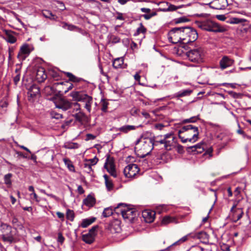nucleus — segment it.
I'll return each instance as SVG.
<instances>
[{"label":"nucleus","mask_w":251,"mask_h":251,"mask_svg":"<svg viewBox=\"0 0 251 251\" xmlns=\"http://www.w3.org/2000/svg\"><path fill=\"white\" fill-rule=\"evenodd\" d=\"M200 120L199 115L193 116L189 119H186L182 121V124L194 123Z\"/></svg>","instance_id":"nucleus-39"},{"label":"nucleus","mask_w":251,"mask_h":251,"mask_svg":"<svg viewBox=\"0 0 251 251\" xmlns=\"http://www.w3.org/2000/svg\"><path fill=\"white\" fill-rule=\"evenodd\" d=\"M244 215L243 208H238L233 209V208H231L229 216L231 218V220L233 223H236L238 220L241 219Z\"/></svg>","instance_id":"nucleus-10"},{"label":"nucleus","mask_w":251,"mask_h":251,"mask_svg":"<svg viewBox=\"0 0 251 251\" xmlns=\"http://www.w3.org/2000/svg\"><path fill=\"white\" fill-rule=\"evenodd\" d=\"M40 90L39 87L36 85H32L30 86L28 91V95L30 98H33L37 95L39 94Z\"/></svg>","instance_id":"nucleus-19"},{"label":"nucleus","mask_w":251,"mask_h":251,"mask_svg":"<svg viewBox=\"0 0 251 251\" xmlns=\"http://www.w3.org/2000/svg\"><path fill=\"white\" fill-rule=\"evenodd\" d=\"M41 191L43 193L45 194V195H47L48 196H49V197H50L51 198L54 199L56 201H58V200H59V198L57 197H56V196H55V195H53L52 194H47L45 190H41Z\"/></svg>","instance_id":"nucleus-58"},{"label":"nucleus","mask_w":251,"mask_h":251,"mask_svg":"<svg viewBox=\"0 0 251 251\" xmlns=\"http://www.w3.org/2000/svg\"><path fill=\"white\" fill-rule=\"evenodd\" d=\"M108 102L105 100H102L100 101V105H101V110L104 112H106L107 111V107L108 105Z\"/></svg>","instance_id":"nucleus-46"},{"label":"nucleus","mask_w":251,"mask_h":251,"mask_svg":"<svg viewBox=\"0 0 251 251\" xmlns=\"http://www.w3.org/2000/svg\"><path fill=\"white\" fill-rule=\"evenodd\" d=\"M188 235H186L180 238L177 241L175 242L173 245H179L187 240Z\"/></svg>","instance_id":"nucleus-51"},{"label":"nucleus","mask_w":251,"mask_h":251,"mask_svg":"<svg viewBox=\"0 0 251 251\" xmlns=\"http://www.w3.org/2000/svg\"><path fill=\"white\" fill-rule=\"evenodd\" d=\"M63 161L70 171H75V167L73 164L72 161L69 159L67 158H63Z\"/></svg>","instance_id":"nucleus-33"},{"label":"nucleus","mask_w":251,"mask_h":251,"mask_svg":"<svg viewBox=\"0 0 251 251\" xmlns=\"http://www.w3.org/2000/svg\"><path fill=\"white\" fill-rule=\"evenodd\" d=\"M113 211L111 207L105 208L102 212V216L105 218L108 217L113 214Z\"/></svg>","instance_id":"nucleus-36"},{"label":"nucleus","mask_w":251,"mask_h":251,"mask_svg":"<svg viewBox=\"0 0 251 251\" xmlns=\"http://www.w3.org/2000/svg\"><path fill=\"white\" fill-rule=\"evenodd\" d=\"M120 209V212L124 220L127 223L133 222L136 217L138 211L131 206L127 205L123 203H119L114 208V211Z\"/></svg>","instance_id":"nucleus-5"},{"label":"nucleus","mask_w":251,"mask_h":251,"mask_svg":"<svg viewBox=\"0 0 251 251\" xmlns=\"http://www.w3.org/2000/svg\"><path fill=\"white\" fill-rule=\"evenodd\" d=\"M147 31V29L143 25L142 23L140 24V26L137 28L136 32L134 34V36H136L139 35L140 33H145Z\"/></svg>","instance_id":"nucleus-37"},{"label":"nucleus","mask_w":251,"mask_h":251,"mask_svg":"<svg viewBox=\"0 0 251 251\" xmlns=\"http://www.w3.org/2000/svg\"><path fill=\"white\" fill-rule=\"evenodd\" d=\"M189 20L184 17H180L176 20L175 23L176 24L185 23L188 21Z\"/></svg>","instance_id":"nucleus-53"},{"label":"nucleus","mask_w":251,"mask_h":251,"mask_svg":"<svg viewBox=\"0 0 251 251\" xmlns=\"http://www.w3.org/2000/svg\"><path fill=\"white\" fill-rule=\"evenodd\" d=\"M65 74L66 76L68 77L69 81L73 82L75 86H77V84H80L84 81V80L83 78L77 77L71 73L65 72Z\"/></svg>","instance_id":"nucleus-15"},{"label":"nucleus","mask_w":251,"mask_h":251,"mask_svg":"<svg viewBox=\"0 0 251 251\" xmlns=\"http://www.w3.org/2000/svg\"><path fill=\"white\" fill-rule=\"evenodd\" d=\"M120 39L119 37L112 35L110 37V41L112 43L116 44L120 42Z\"/></svg>","instance_id":"nucleus-50"},{"label":"nucleus","mask_w":251,"mask_h":251,"mask_svg":"<svg viewBox=\"0 0 251 251\" xmlns=\"http://www.w3.org/2000/svg\"><path fill=\"white\" fill-rule=\"evenodd\" d=\"M51 116L52 118L56 119H60L62 118L63 116L61 114L58 113L57 112L53 111L51 113Z\"/></svg>","instance_id":"nucleus-49"},{"label":"nucleus","mask_w":251,"mask_h":251,"mask_svg":"<svg viewBox=\"0 0 251 251\" xmlns=\"http://www.w3.org/2000/svg\"><path fill=\"white\" fill-rule=\"evenodd\" d=\"M124 64V60L123 58H117L113 62V66L116 69L120 68Z\"/></svg>","instance_id":"nucleus-32"},{"label":"nucleus","mask_w":251,"mask_h":251,"mask_svg":"<svg viewBox=\"0 0 251 251\" xmlns=\"http://www.w3.org/2000/svg\"><path fill=\"white\" fill-rule=\"evenodd\" d=\"M70 96L73 98L74 100L82 102L90 97L84 91L76 90L71 92Z\"/></svg>","instance_id":"nucleus-8"},{"label":"nucleus","mask_w":251,"mask_h":251,"mask_svg":"<svg viewBox=\"0 0 251 251\" xmlns=\"http://www.w3.org/2000/svg\"><path fill=\"white\" fill-rule=\"evenodd\" d=\"M36 77L37 80L40 82L44 81L47 78V75L45 74L43 68H40L37 70Z\"/></svg>","instance_id":"nucleus-18"},{"label":"nucleus","mask_w":251,"mask_h":251,"mask_svg":"<svg viewBox=\"0 0 251 251\" xmlns=\"http://www.w3.org/2000/svg\"><path fill=\"white\" fill-rule=\"evenodd\" d=\"M192 91L189 89L183 90L182 91H179L175 94L176 97L180 98L183 97L187 96H189Z\"/></svg>","instance_id":"nucleus-28"},{"label":"nucleus","mask_w":251,"mask_h":251,"mask_svg":"<svg viewBox=\"0 0 251 251\" xmlns=\"http://www.w3.org/2000/svg\"><path fill=\"white\" fill-rule=\"evenodd\" d=\"M96 138V136L94 135L93 134L88 133L86 134V138L85 140L88 141L90 140H94Z\"/></svg>","instance_id":"nucleus-63"},{"label":"nucleus","mask_w":251,"mask_h":251,"mask_svg":"<svg viewBox=\"0 0 251 251\" xmlns=\"http://www.w3.org/2000/svg\"><path fill=\"white\" fill-rule=\"evenodd\" d=\"M55 107L61 109L63 111H66L72 108V102L64 98H60L54 101Z\"/></svg>","instance_id":"nucleus-9"},{"label":"nucleus","mask_w":251,"mask_h":251,"mask_svg":"<svg viewBox=\"0 0 251 251\" xmlns=\"http://www.w3.org/2000/svg\"><path fill=\"white\" fill-rule=\"evenodd\" d=\"M141 11L143 12V13H145V14H149L150 13H151V9H150V8H141L140 9Z\"/></svg>","instance_id":"nucleus-64"},{"label":"nucleus","mask_w":251,"mask_h":251,"mask_svg":"<svg viewBox=\"0 0 251 251\" xmlns=\"http://www.w3.org/2000/svg\"><path fill=\"white\" fill-rule=\"evenodd\" d=\"M155 213L153 211L145 210L142 212V216L147 223H151L155 218Z\"/></svg>","instance_id":"nucleus-13"},{"label":"nucleus","mask_w":251,"mask_h":251,"mask_svg":"<svg viewBox=\"0 0 251 251\" xmlns=\"http://www.w3.org/2000/svg\"><path fill=\"white\" fill-rule=\"evenodd\" d=\"M213 149L209 148L203 154V156L208 155V158H210L212 156Z\"/></svg>","instance_id":"nucleus-54"},{"label":"nucleus","mask_w":251,"mask_h":251,"mask_svg":"<svg viewBox=\"0 0 251 251\" xmlns=\"http://www.w3.org/2000/svg\"><path fill=\"white\" fill-rule=\"evenodd\" d=\"M96 220L95 218H92L91 219H86L83 220L81 224V226L85 228L87 227L88 226L92 224Z\"/></svg>","instance_id":"nucleus-34"},{"label":"nucleus","mask_w":251,"mask_h":251,"mask_svg":"<svg viewBox=\"0 0 251 251\" xmlns=\"http://www.w3.org/2000/svg\"><path fill=\"white\" fill-rule=\"evenodd\" d=\"M84 167L87 169L86 171L88 173H90L91 171H92V166L85 161L84 163Z\"/></svg>","instance_id":"nucleus-56"},{"label":"nucleus","mask_w":251,"mask_h":251,"mask_svg":"<svg viewBox=\"0 0 251 251\" xmlns=\"http://www.w3.org/2000/svg\"><path fill=\"white\" fill-rule=\"evenodd\" d=\"M139 172V169L137 165L130 164L127 165L124 170V174L126 177L132 178Z\"/></svg>","instance_id":"nucleus-7"},{"label":"nucleus","mask_w":251,"mask_h":251,"mask_svg":"<svg viewBox=\"0 0 251 251\" xmlns=\"http://www.w3.org/2000/svg\"><path fill=\"white\" fill-rule=\"evenodd\" d=\"M117 16L116 17L117 20H120L122 21L125 20V18L123 17V14L119 12H116Z\"/></svg>","instance_id":"nucleus-62"},{"label":"nucleus","mask_w":251,"mask_h":251,"mask_svg":"<svg viewBox=\"0 0 251 251\" xmlns=\"http://www.w3.org/2000/svg\"><path fill=\"white\" fill-rule=\"evenodd\" d=\"M108 230L112 234L120 232L121 231L120 222L118 220L113 221L109 225Z\"/></svg>","instance_id":"nucleus-14"},{"label":"nucleus","mask_w":251,"mask_h":251,"mask_svg":"<svg viewBox=\"0 0 251 251\" xmlns=\"http://www.w3.org/2000/svg\"><path fill=\"white\" fill-rule=\"evenodd\" d=\"M98 161L99 159L96 156H95L94 158L92 159H86L85 160V162L90 164L92 166L96 165L98 162Z\"/></svg>","instance_id":"nucleus-48"},{"label":"nucleus","mask_w":251,"mask_h":251,"mask_svg":"<svg viewBox=\"0 0 251 251\" xmlns=\"http://www.w3.org/2000/svg\"><path fill=\"white\" fill-rule=\"evenodd\" d=\"M175 138L168 140H160V144L164 145L165 149L167 151H170L174 146Z\"/></svg>","instance_id":"nucleus-21"},{"label":"nucleus","mask_w":251,"mask_h":251,"mask_svg":"<svg viewBox=\"0 0 251 251\" xmlns=\"http://www.w3.org/2000/svg\"><path fill=\"white\" fill-rule=\"evenodd\" d=\"M12 175L10 173L6 174L4 176V183L8 187H10L12 184V181L11 178Z\"/></svg>","instance_id":"nucleus-41"},{"label":"nucleus","mask_w":251,"mask_h":251,"mask_svg":"<svg viewBox=\"0 0 251 251\" xmlns=\"http://www.w3.org/2000/svg\"><path fill=\"white\" fill-rule=\"evenodd\" d=\"M154 142L152 138L141 140L138 139L135 142V150L140 151L142 157L149 154L154 148Z\"/></svg>","instance_id":"nucleus-3"},{"label":"nucleus","mask_w":251,"mask_h":251,"mask_svg":"<svg viewBox=\"0 0 251 251\" xmlns=\"http://www.w3.org/2000/svg\"><path fill=\"white\" fill-rule=\"evenodd\" d=\"M20 79V73H18L14 77L13 80L14 83L16 85L18 84Z\"/></svg>","instance_id":"nucleus-61"},{"label":"nucleus","mask_w":251,"mask_h":251,"mask_svg":"<svg viewBox=\"0 0 251 251\" xmlns=\"http://www.w3.org/2000/svg\"><path fill=\"white\" fill-rule=\"evenodd\" d=\"M173 221V219L171 217L165 216L162 220V224L164 225H167Z\"/></svg>","instance_id":"nucleus-47"},{"label":"nucleus","mask_w":251,"mask_h":251,"mask_svg":"<svg viewBox=\"0 0 251 251\" xmlns=\"http://www.w3.org/2000/svg\"><path fill=\"white\" fill-rule=\"evenodd\" d=\"M82 240L85 243L90 244L94 241L95 236L94 235L88 233L82 235Z\"/></svg>","instance_id":"nucleus-26"},{"label":"nucleus","mask_w":251,"mask_h":251,"mask_svg":"<svg viewBox=\"0 0 251 251\" xmlns=\"http://www.w3.org/2000/svg\"><path fill=\"white\" fill-rule=\"evenodd\" d=\"M197 237L198 238L200 239L201 241L205 244H209L211 245H215L214 243L209 242V235L208 234L204 232V231H201L199 232L197 235Z\"/></svg>","instance_id":"nucleus-17"},{"label":"nucleus","mask_w":251,"mask_h":251,"mask_svg":"<svg viewBox=\"0 0 251 251\" xmlns=\"http://www.w3.org/2000/svg\"><path fill=\"white\" fill-rule=\"evenodd\" d=\"M2 226H3V229L5 228L9 231L8 234L2 235V238L3 241L8 242L9 243H12L14 242V238L13 235L11 234L12 228L11 226L7 225V224H3Z\"/></svg>","instance_id":"nucleus-11"},{"label":"nucleus","mask_w":251,"mask_h":251,"mask_svg":"<svg viewBox=\"0 0 251 251\" xmlns=\"http://www.w3.org/2000/svg\"><path fill=\"white\" fill-rule=\"evenodd\" d=\"M28 55L24 54L21 52L19 51V54H18L17 57L18 58L21 60L23 61L24 60Z\"/></svg>","instance_id":"nucleus-55"},{"label":"nucleus","mask_w":251,"mask_h":251,"mask_svg":"<svg viewBox=\"0 0 251 251\" xmlns=\"http://www.w3.org/2000/svg\"><path fill=\"white\" fill-rule=\"evenodd\" d=\"M66 217L69 220L73 221L75 218L74 211L70 209H68L66 213Z\"/></svg>","instance_id":"nucleus-44"},{"label":"nucleus","mask_w":251,"mask_h":251,"mask_svg":"<svg viewBox=\"0 0 251 251\" xmlns=\"http://www.w3.org/2000/svg\"><path fill=\"white\" fill-rule=\"evenodd\" d=\"M246 21V20L244 19H241L238 18H231L230 19L229 23L232 24H238L244 23Z\"/></svg>","instance_id":"nucleus-43"},{"label":"nucleus","mask_w":251,"mask_h":251,"mask_svg":"<svg viewBox=\"0 0 251 251\" xmlns=\"http://www.w3.org/2000/svg\"><path fill=\"white\" fill-rule=\"evenodd\" d=\"M42 15L46 18L50 19V20H54L55 19V15L52 14V13L48 10H43L42 12Z\"/></svg>","instance_id":"nucleus-35"},{"label":"nucleus","mask_w":251,"mask_h":251,"mask_svg":"<svg viewBox=\"0 0 251 251\" xmlns=\"http://www.w3.org/2000/svg\"><path fill=\"white\" fill-rule=\"evenodd\" d=\"M20 52L29 55L31 52L29 48V45L26 44L23 45L20 48Z\"/></svg>","instance_id":"nucleus-38"},{"label":"nucleus","mask_w":251,"mask_h":251,"mask_svg":"<svg viewBox=\"0 0 251 251\" xmlns=\"http://www.w3.org/2000/svg\"><path fill=\"white\" fill-rule=\"evenodd\" d=\"M104 167L106 168L107 171L110 174V175L114 177H117L116 172L113 164L110 162L107 164L106 162L104 164Z\"/></svg>","instance_id":"nucleus-22"},{"label":"nucleus","mask_w":251,"mask_h":251,"mask_svg":"<svg viewBox=\"0 0 251 251\" xmlns=\"http://www.w3.org/2000/svg\"><path fill=\"white\" fill-rule=\"evenodd\" d=\"M64 148L68 149H75L79 148V145L76 143H66L64 146Z\"/></svg>","instance_id":"nucleus-42"},{"label":"nucleus","mask_w":251,"mask_h":251,"mask_svg":"<svg viewBox=\"0 0 251 251\" xmlns=\"http://www.w3.org/2000/svg\"><path fill=\"white\" fill-rule=\"evenodd\" d=\"M176 150L179 153H183L184 152L183 147L180 145H177L176 147Z\"/></svg>","instance_id":"nucleus-59"},{"label":"nucleus","mask_w":251,"mask_h":251,"mask_svg":"<svg viewBox=\"0 0 251 251\" xmlns=\"http://www.w3.org/2000/svg\"><path fill=\"white\" fill-rule=\"evenodd\" d=\"M136 126H134L125 125L117 129V131H120L124 133H127L130 130H134L136 129Z\"/></svg>","instance_id":"nucleus-25"},{"label":"nucleus","mask_w":251,"mask_h":251,"mask_svg":"<svg viewBox=\"0 0 251 251\" xmlns=\"http://www.w3.org/2000/svg\"><path fill=\"white\" fill-rule=\"evenodd\" d=\"M103 177L105 180V183L107 190L109 191L112 190L113 188V184L112 182L109 180L107 175H104Z\"/></svg>","instance_id":"nucleus-29"},{"label":"nucleus","mask_w":251,"mask_h":251,"mask_svg":"<svg viewBox=\"0 0 251 251\" xmlns=\"http://www.w3.org/2000/svg\"><path fill=\"white\" fill-rule=\"evenodd\" d=\"M72 108H73L74 111H80V105L77 102L72 103Z\"/></svg>","instance_id":"nucleus-52"},{"label":"nucleus","mask_w":251,"mask_h":251,"mask_svg":"<svg viewBox=\"0 0 251 251\" xmlns=\"http://www.w3.org/2000/svg\"><path fill=\"white\" fill-rule=\"evenodd\" d=\"M178 137L182 143L197 141L199 132L198 128L191 125L182 126L178 131Z\"/></svg>","instance_id":"nucleus-2"},{"label":"nucleus","mask_w":251,"mask_h":251,"mask_svg":"<svg viewBox=\"0 0 251 251\" xmlns=\"http://www.w3.org/2000/svg\"><path fill=\"white\" fill-rule=\"evenodd\" d=\"M185 54L191 62L200 64L203 61V50L201 47L190 49L185 52Z\"/></svg>","instance_id":"nucleus-6"},{"label":"nucleus","mask_w":251,"mask_h":251,"mask_svg":"<svg viewBox=\"0 0 251 251\" xmlns=\"http://www.w3.org/2000/svg\"><path fill=\"white\" fill-rule=\"evenodd\" d=\"M157 15V13L156 11H151V13L149 14H143L142 17H143L145 20H149L151 19L152 17L155 16Z\"/></svg>","instance_id":"nucleus-45"},{"label":"nucleus","mask_w":251,"mask_h":251,"mask_svg":"<svg viewBox=\"0 0 251 251\" xmlns=\"http://www.w3.org/2000/svg\"><path fill=\"white\" fill-rule=\"evenodd\" d=\"M182 5L176 6L174 5L170 4L168 8H159L157 9L158 11L167 12V11H174L178 8L182 7Z\"/></svg>","instance_id":"nucleus-27"},{"label":"nucleus","mask_w":251,"mask_h":251,"mask_svg":"<svg viewBox=\"0 0 251 251\" xmlns=\"http://www.w3.org/2000/svg\"><path fill=\"white\" fill-rule=\"evenodd\" d=\"M92 101H93L92 98L90 96L85 101L83 102L85 103L84 107L87 109V110L89 112H90L91 110V105L92 103Z\"/></svg>","instance_id":"nucleus-40"},{"label":"nucleus","mask_w":251,"mask_h":251,"mask_svg":"<svg viewBox=\"0 0 251 251\" xmlns=\"http://www.w3.org/2000/svg\"><path fill=\"white\" fill-rule=\"evenodd\" d=\"M73 116L75 118L76 121L81 123L85 121L87 118L85 114L81 111H79L73 115Z\"/></svg>","instance_id":"nucleus-24"},{"label":"nucleus","mask_w":251,"mask_h":251,"mask_svg":"<svg viewBox=\"0 0 251 251\" xmlns=\"http://www.w3.org/2000/svg\"><path fill=\"white\" fill-rule=\"evenodd\" d=\"M53 85L54 86H63L66 85V89L64 90V93H66L69 90H71L74 87H76L75 84L69 83V81H62L60 82L54 83Z\"/></svg>","instance_id":"nucleus-20"},{"label":"nucleus","mask_w":251,"mask_h":251,"mask_svg":"<svg viewBox=\"0 0 251 251\" xmlns=\"http://www.w3.org/2000/svg\"><path fill=\"white\" fill-rule=\"evenodd\" d=\"M189 149H195L197 150L196 153L199 154L202 153L204 150V144L203 143H199L195 146L189 147Z\"/></svg>","instance_id":"nucleus-31"},{"label":"nucleus","mask_w":251,"mask_h":251,"mask_svg":"<svg viewBox=\"0 0 251 251\" xmlns=\"http://www.w3.org/2000/svg\"><path fill=\"white\" fill-rule=\"evenodd\" d=\"M234 61L227 56H224L220 61V67L222 70L229 67L233 64Z\"/></svg>","instance_id":"nucleus-12"},{"label":"nucleus","mask_w":251,"mask_h":251,"mask_svg":"<svg viewBox=\"0 0 251 251\" xmlns=\"http://www.w3.org/2000/svg\"><path fill=\"white\" fill-rule=\"evenodd\" d=\"M164 138L162 140H168L173 138H175L172 133H168L163 136Z\"/></svg>","instance_id":"nucleus-60"},{"label":"nucleus","mask_w":251,"mask_h":251,"mask_svg":"<svg viewBox=\"0 0 251 251\" xmlns=\"http://www.w3.org/2000/svg\"><path fill=\"white\" fill-rule=\"evenodd\" d=\"M62 27L64 29H67L70 31H74L78 29V27L72 24H69L66 22H62L61 23Z\"/></svg>","instance_id":"nucleus-30"},{"label":"nucleus","mask_w":251,"mask_h":251,"mask_svg":"<svg viewBox=\"0 0 251 251\" xmlns=\"http://www.w3.org/2000/svg\"><path fill=\"white\" fill-rule=\"evenodd\" d=\"M196 24L201 29L209 32H223L225 31L224 27L208 18L196 21Z\"/></svg>","instance_id":"nucleus-4"},{"label":"nucleus","mask_w":251,"mask_h":251,"mask_svg":"<svg viewBox=\"0 0 251 251\" xmlns=\"http://www.w3.org/2000/svg\"><path fill=\"white\" fill-rule=\"evenodd\" d=\"M3 32L5 33V37L3 38L8 43L10 44L15 43L16 41V38L13 36V32L11 30L3 29Z\"/></svg>","instance_id":"nucleus-16"},{"label":"nucleus","mask_w":251,"mask_h":251,"mask_svg":"<svg viewBox=\"0 0 251 251\" xmlns=\"http://www.w3.org/2000/svg\"><path fill=\"white\" fill-rule=\"evenodd\" d=\"M96 203L95 198L91 195H88L86 198L83 200V203L89 207L93 206Z\"/></svg>","instance_id":"nucleus-23"},{"label":"nucleus","mask_w":251,"mask_h":251,"mask_svg":"<svg viewBox=\"0 0 251 251\" xmlns=\"http://www.w3.org/2000/svg\"><path fill=\"white\" fill-rule=\"evenodd\" d=\"M65 238L63 236L61 232L58 233L57 241L60 243V244H62L64 241Z\"/></svg>","instance_id":"nucleus-57"},{"label":"nucleus","mask_w":251,"mask_h":251,"mask_svg":"<svg viewBox=\"0 0 251 251\" xmlns=\"http://www.w3.org/2000/svg\"><path fill=\"white\" fill-rule=\"evenodd\" d=\"M198 37L196 29L190 26L176 27L172 28L168 33V39L173 44H183L182 48L187 50V46L195 41Z\"/></svg>","instance_id":"nucleus-1"}]
</instances>
